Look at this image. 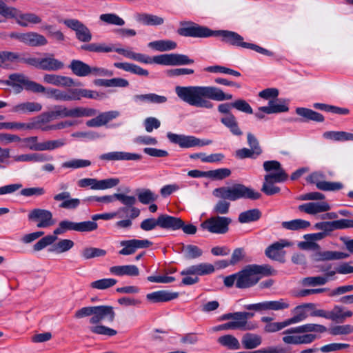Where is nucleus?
Wrapping results in <instances>:
<instances>
[{"label":"nucleus","instance_id":"nucleus-1","mask_svg":"<svg viewBox=\"0 0 353 353\" xmlns=\"http://www.w3.org/2000/svg\"><path fill=\"white\" fill-rule=\"evenodd\" d=\"M183 27L178 29V33L184 37L207 38L212 36L220 37L221 41L225 43L251 49L258 53L272 57L274 53L258 45L243 41V38L238 33L230 30L213 31L207 27L199 26L192 22L181 23Z\"/></svg>","mask_w":353,"mask_h":353},{"label":"nucleus","instance_id":"nucleus-2","mask_svg":"<svg viewBox=\"0 0 353 353\" xmlns=\"http://www.w3.org/2000/svg\"><path fill=\"white\" fill-rule=\"evenodd\" d=\"M175 92L181 100L190 105L208 110L214 107L211 100L223 101L232 99V94H225L221 88L214 86L178 85Z\"/></svg>","mask_w":353,"mask_h":353},{"label":"nucleus","instance_id":"nucleus-3","mask_svg":"<svg viewBox=\"0 0 353 353\" xmlns=\"http://www.w3.org/2000/svg\"><path fill=\"white\" fill-rule=\"evenodd\" d=\"M213 194L222 199L214 207V212L216 214H225L229 211L230 203L225 200L236 201L241 199L256 200L261 198V194L251 188L241 183H235L230 187H221L214 190Z\"/></svg>","mask_w":353,"mask_h":353},{"label":"nucleus","instance_id":"nucleus-4","mask_svg":"<svg viewBox=\"0 0 353 353\" xmlns=\"http://www.w3.org/2000/svg\"><path fill=\"white\" fill-rule=\"evenodd\" d=\"M276 274V271L268 264L246 265L242 270L237 272L236 287L248 288L256 285L261 276H270Z\"/></svg>","mask_w":353,"mask_h":353},{"label":"nucleus","instance_id":"nucleus-5","mask_svg":"<svg viewBox=\"0 0 353 353\" xmlns=\"http://www.w3.org/2000/svg\"><path fill=\"white\" fill-rule=\"evenodd\" d=\"M115 312L113 307L110 305H99L93 306L92 316L89 319V323L94 326L89 327L92 333L112 336L117 334V332L108 327L98 325L101 321L108 319V321L112 322L114 320Z\"/></svg>","mask_w":353,"mask_h":353},{"label":"nucleus","instance_id":"nucleus-6","mask_svg":"<svg viewBox=\"0 0 353 353\" xmlns=\"http://www.w3.org/2000/svg\"><path fill=\"white\" fill-rule=\"evenodd\" d=\"M0 83L12 86L17 93L20 92L23 88L36 93H43L46 91L44 86L30 80L23 74H12L9 75L8 80L0 81Z\"/></svg>","mask_w":353,"mask_h":353},{"label":"nucleus","instance_id":"nucleus-7","mask_svg":"<svg viewBox=\"0 0 353 353\" xmlns=\"http://www.w3.org/2000/svg\"><path fill=\"white\" fill-rule=\"evenodd\" d=\"M3 16L6 19H14L17 23L21 27H28L32 25L40 24L42 19L33 12H22L17 8L6 6Z\"/></svg>","mask_w":353,"mask_h":353},{"label":"nucleus","instance_id":"nucleus-8","mask_svg":"<svg viewBox=\"0 0 353 353\" xmlns=\"http://www.w3.org/2000/svg\"><path fill=\"white\" fill-rule=\"evenodd\" d=\"M167 137L172 143L179 145L182 148L205 146L212 143L210 139L201 140L194 136L178 134L170 132L167 133Z\"/></svg>","mask_w":353,"mask_h":353},{"label":"nucleus","instance_id":"nucleus-9","mask_svg":"<svg viewBox=\"0 0 353 353\" xmlns=\"http://www.w3.org/2000/svg\"><path fill=\"white\" fill-rule=\"evenodd\" d=\"M230 223V218L215 216L203 221L201 227L210 233L225 234L228 231V225Z\"/></svg>","mask_w":353,"mask_h":353},{"label":"nucleus","instance_id":"nucleus-10","mask_svg":"<svg viewBox=\"0 0 353 353\" xmlns=\"http://www.w3.org/2000/svg\"><path fill=\"white\" fill-rule=\"evenodd\" d=\"M325 176L322 172H314L306 178V181L315 184L316 188L323 191H337L343 188L341 182H330L325 181Z\"/></svg>","mask_w":353,"mask_h":353},{"label":"nucleus","instance_id":"nucleus-11","mask_svg":"<svg viewBox=\"0 0 353 353\" xmlns=\"http://www.w3.org/2000/svg\"><path fill=\"white\" fill-rule=\"evenodd\" d=\"M155 63L164 65H188L194 63V60L187 55L181 54H163L153 57Z\"/></svg>","mask_w":353,"mask_h":353},{"label":"nucleus","instance_id":"nucleus-12","mask_svg":"<svg viewBox=\"0 0 353 353\" xmlns=\"http://www.w3.org/2000/svg\"><path fill=\"white\" fill-rule=\"evenodd\" d=\"M68 28L75 32L76 38L84 43L90 42L92 39V33L89 28L82 22L75 19H66L62 21Z\"/></svg>","mask_w":353,"mask_h":353},{"label":"nucleus","instance_id":"nucleus-13","mask_svg":"<svg viewBox=\"0 0 353 353\" xmlns=\"http://www.w3.org/2000/svg\"><path fill=\"white\" fill-rule=\"evenodd\" d=\"M29 221H37V226L39 228H49L54 224L52 213L48 210L34 208L32 210L28 215Z\"/></svg>","mask_w":353,"mask_h":353},{"label":"nucleus","instance_id":"nucleus-14","mask_svg":"<svg viewBox=\"0 0 353 353\" xmlns=\"http://www.w3.org/2000/svg\"><path fill=\"white\" fill-rule=\"evenodd\" d=\"M291 243L285 239H281L270 245L265 250V256L274 261L281 263L285 262V252L283 248L289 247Z\"/></svg>","mask_w":353,"mask_h":353},{"label":"nucleus","instance_id":"nucleus-15","mask_svg":"<svg viewBox=\"0 0 353 353\" xmlns=\"http://www.w3.org/2000/svg\"><path fill=\"white\" fill-rule=\"evenodd\" d=\"M123 248L119 253L121 255H131L135 253L138 249L148 248L152 245V243L148 239H130L124 240L120 242Z\"/></svg>","mask_w":353,"mask_h":353},{"label":"nucleus","instance_id":"nucleus-16","mask_svg":"<svg viewBox=\"0 0 353 353\" xmlns=\"http://www.w3.org/2000/svg\"><path fill=\"white\" fill-rule=\"evenodd\" d=\"M46 93L48 98H52L56 101H76L77 97L74 89H69L68 90H61L55 88H46Z\"/></svg>","mask_w":353,"mask_h":353},{"label":"nucleus","instance_id":"nucleus-17","mask_svg":"<svg viewBox=\"0 0 353 353\" xmlns=\"http://www.w3.org/2000/svg\"><path fill=\"white\" fill-rule=\"evenodd\" d=\"M99 159L105 161H140L142 156L137 153L127 152H110L101 154Z\"/></svg>","mask_w":353,"mask_h":353},{"label":"nucleus","instance_id":"nucleus-18","mask_svg":"<svg viewBox=\"0 0 353 353\" xmlns=\"http://www.w3.org/2000/svg\"><path fill=\"white\" fill-rule=\"evenodd\" d=\"M214 272V265L208 263H201L188 267L181 272V275L192 274L198 276L210 274Z\"/></svg>","mask_w":353,"mask_h":353},{"label":"nucleus","instance_id":"nucleus-19","mask_svg":"<svg viewBox=\"0 0 353 353\" xmlns=\"http://www.w3.org/2000/svg\"><path fill=\"white\" fill-rule=\"evenodd\" d=\"M53 199L56 201H62L59 208L67 210H75L81 204V200L77 198H72L70 193L63 191L54 195Z\"/></svg>","mask_w":353,"mask_h":353},{"label":"nucleus","instance_id":"nucleus-20","mask_svg":"<svg viewBox=\"0 0 353 353\" xmlns=\"http://www.w3.org/2000/svg\"><path fill=\"white\" fill-rule=\"evenodd\" d=\"M298 208L301 212L314 215L318 213L327 212L331 208L326 201H318L300 205Z\"/></svg>","mask_w":353,"mask_h":353},{"label":"nucleus","instance_id":"nucleus-21","mask_svg":"<svg viewBox=\"0 0 353 353\" xmlns=\"http://www.w3.org/2000/svg\"><path fill=\"white\" fill-rule=\"evenodd\" d=\"M136 21L143 26H157L164 23L161 17L146 12H137L134 14Z\"/></svg>","mask_w":353,"mask_h":353},{"label":"nucleus","instance_id":"nucleus-22","mask_svg":"<svg viewBox=\"0 0 353 353\" xmlns=\"http://www.w3.org/2000/svg\"><path fill=\"white\" fill-rule=\"evenodd\" d=\"M118 111H108L100 113L97 117L86 121V125L90 128L100 127L106 125L111 120L118 117Z\"/></svg>","mask_w":353,"mask_h":353},{"label":"nucleus","instance_id":"nucleus-23","mask_svg":"<svg viewBox=\"0 0 353 353\" xmlns=\"http://www.w3.org/2000/svg\"><path fill=\"white\" fill-rule=\"evenodd\" d=\"M43 82L55 86L71 87L74 85V80L66 76L56 74H46L43 75Z\"/></svg>","mask_w":353,"mask_h":353},{"label":"nucleus","instance_id":"nucleus-24","mask_svg":"<svg viewBox=\"0 0 353 353\" xmlns=\"http://www.w3.org/2000/svg\"><path fill=\"white\" fill-rule=\"evenodd\" d=\"M64 63L56 59L52 54H44L41 57V70L46 71H58L64 68Z\"/></svg>","mask_w":353,"mask_h":353},{"label":"nucleus","instance_id":"nucleus-25","mask_svg":"<svg viewBox=\"0 0 353 353\" xmlns=\"http://www.w3.org/2000/svg\"><path fill=\"white\" fill-rule=\"evenodd\" d=\"M133 101L137 104H162L167 102L168 98L165 96L158 95L155 93H148L134 95Z\"/></svg>","mask_w":353,"mask_h":353},{"label":"nucleus","instance_id":"nucleus-26","mask_svg":"<svg viewBox=\"0 0 353 353\" xmlns=\"http://www.w3.org/2000/svg\"><path fill=\"white\" fill-rule=\"evenodd\" d=\"M183 226L181 218L163 214L159 215V227L163 229L177 230Z\"/></svg>","mask_w":353,"mask_h":353},{"label":"nucleus","instance_id":"nucleus-27","mask_svg":"<svg viewBox=\"0 0 353 353\" xmlns=\"http://www.w3.org/2000/svg\"><path fill=\"white\" fill-rule=\"evenodd\" d=\"M313 307L314 304L312 303H306L295 307L292 310L293 316L287 319L289 325L296 324L304 321L308 316L307 313V309L312 308Z\"/></svg>","mask_w":353,"mask_h":353},{"label":"nucleus","instance_id":"nucleus-28","mask_svg":"<svg viewBox=\"0 0 353 353\" xmlns=\"http://www.w3.org/2000/svg\"><path fill=\"white\" fill-rule=\"evenodd\" d=\"M112 274L123 276H137L140 274L139 268L135 265H116L110 268Z\"/></svg>","mask_w":353,"mask_h":353},{"label":"nucleus","instance_id":"nucleus-29","mask_svg":"<svg viewBox=\"0 0 353 353\" xmlns=\"http://www.w3.org/2000/svg\"><path fill=\"white\" fill-rule=\"evenodd\" d=\"M179 296L178 292H172L167 290H159L146 295V299L152 303L167 302L175 299Z\"/></svg>","mask_w":353,"mask_h":353},{"label":"nucleus","instance_id":"nucleus-30","mask_svg":"<svg viewBox=\"0 0 353 353\" xmlns=\"http://www.w3.org/2000/svg\"><path fill=\"white\" fill-rule=\"evenodd\" d=\"M42 105L37 102H24L14 105L11 112L19 114H28L32 112H37L41 111Z\"/></svg>","mask_w":353,"mask_h":353},{"label":"nucleus","instance_id":"nucleus-31","mask_svg":"<svg viewBox=\"0 0 353 353\" xmlns=\"http://www.w3.org/2000/svg\"><path fill=\"white\" fill-rule=\"evenodd\" d=\"M327 331L326 327L322 325L307 323L297 327H290L288 329V333H309V332H319L323 333Z\"/></svg>","mask_w":353,"mask_h":353},{"label":"nucleus","instance_id":"nucleus-32","mask_svg":"<svg viewBox=\"0 0 353 353\" xmlns=\"http://www.w3.org/2000/svg\"><path fill=\"white\" fill-rule=\"evenodd\" d=\"M125 196L129 199V204L121 203L125 206L118 209L117 212H116L117 215L121 213L127 214L128 212H130V219H134L138 217L140 214V210L134 206L137 203V198L134 196H128L126 194H125Z\"/></svg>","mask_w":353,"mask_h":353},{"label":"nucleus","instance_id":"nucleus-33","mask_svg":"<svg viewBox=\"0 0 353 353\" xmlns=\"http://www.w3.org/2000/svg\"><path fill=\"white\" fill-rule=\"evenodd\" d=\"M261 112H265V114H276L281 112H286L289 110V108L287 103H280L279 99L270 100L268 106H262L259 108Z\"/></svg>","mask_w":353,"mask_h":353},{"label":"nucleus","instance_id":"nucleus-34","mask_svg":"<svg viewBox=\"0 0 353 353\" xmlns=\"http://www.w3.org/2000/svg\"><path fill=\"white\" fill-rule=\"evenodd\" d=\"M115 199L119 201L121 203L129 204V199L125 196L124 194L115 193L112 195H105L103 196H92L88 197L85 201H97L104 203H112Z\"/></svg>","mask_w":353,"mask_h":353},{"label":"nucleus","instance_id":"nucleus-35","mask_svg":"<svg viewBox=\"0 0 353 353\" xmlns=\"http://www.w3.org/2000/svg\"><path fill=\"white\" fill-rule=\"evenodd\" d=\"M52 116L50 112H43L40 115L31 119L30 122L27 123V128L28 130L39 129L43 128V125L53 121Z\"/></svg>","mask_w":353,"mask_h":353},{"label":"nucleus","instance_id":"nucleus-36","mask_svg":"<svg viewBox=\"0 0 353 353\" xmlns=\"http://www.w3.org/2000/svg\"><path fill=\"white\" fill-rule=\"evenodd\" d=\"M23 43L30 46H42L48 43L46 37L37 32L24 33Z\"/></svg>","mask_w":353,"mask_h":353},{"label":"nucleus","instance_id":"nucleus-37","mask_svg":"<svg viewBox=\"0 0 353 353\" xmlns=\"http://www.w3.org/2000/svg\"><path fill=\"white\" fill-rule=\"evenodd\" d=\"M262 343L260 335L248 332L243 335L241 343L245 349L251 350L259 347Z\"/></svg>","mask_w":353,"mask_h":353},{"label":"nucleus","instance_id":"nucleus-38","mask_svg":"<svg viewBox=\"0 0 353 353\" xmlns=\"http://www.w3.org/2000/svg\"><path fill=\"white\" fill-rule=\"evenodd\" d=\"M81 50L97 53H108L113 52L114 48L112 44L105 43H91L81 46Z\"/></svg>","mask_w":353,"mask_h":353},{"label":"nucleus","instance_id":"nucleus-39","mask_svg":"<svg viewBox=\"0 0 353 353\" xmlns=\"http://www.w3.org/2000/svg\"><path fill=\"white\" fill-rule=\"evenodd\" d=\"M296 113L302 117L304 119V121H314L316 122H323L324 121V117L321 114L311 109L297 108Z\"/></svg>","mask_w":353,"mask_h":353},{"label":"nucleus","instance_id":"nucleus-40","mask_svg":"<svg viewBox=\"0 0 353 353\" xmlns=\"http://www.w3.org/2000/svg\"><path fill=\"white\" fill-rule=\"evenodd\" d=\"M69 68L72 72L78 77H85L91 74V68L88 64L79 60H72Z\"/></svg>","mask_w":353,"mask_h":353},{"label":"nucleus","instance_id":"nucleus-41","mask_svg":"<svg viewBox=\"0 0 353 353\" xmlns=\"http://www.w3.org/2000/svg\"><path fill=\"white\" fill-rule=\"evenodd\" d=\"M326 236L325 232H318L314 234H307L304 235V239L306 240L305 242L301 243V245L305 249H316L319 248L318 244L314 241L323 239Z\"/></svg>","mask_w":353,"mask_h":353},{"label":"nucleus","instance_id":"nucleus-42","mask_svg":"<svg viewBox=\"0 0 353 353\" xmlns=\"http://www.w3.org/2000/svg\"><path fill=\"white\" fill-rule=\"evenodd\" d=\"M323 136L325 139L335 141H353V134L345 131H327Z\"/></svg>","mask_w":353,"mask_h":353},{"label":"nucleus","instance_id":"nucleus-43","mask_svg":"<svg viewBox=\"0 0 353 353\" xmlns=\"http://www.w3.org/2000/svg\"><path fill=\"white\" fill-rule=\"evenodd\" d=\"M13 160L17 162H43L50 159L52 157H48L44 154H25L21 155H16L12 157Z\"/></svg>","mask_w":353,"mask_h":353},{"label":"nucleus","instance_id":"nucleus-44","mask_svg":"<svg viewBox=\"0 0 353 353\" xmlns=\"http://www.w3.org/2000/svg\"><path fill=\"white\" fill-rule=\"evenodd\" d=\"M239 323L243 324L241 330H254L258 327V325L255 322L248 321V319L252 318L254 315L252 312H239Z\"/></svg>","mask_w":353,"mask_h":353},{"label":"nucleus","instance_id":"nucleus-45","mask_svg":"<svg viewBox=\"0 0 353 353\" xmlns=\"http://www.w3.org/2000/svg\"><path fill=\"white\" fill-rule=\"evenodd\" d=\"M97 114V110L90 108L77 107L69 109L68 117H92Z\"/></svg>","mask_w":353,"mask_h":353},{"label":"nucleus","instance_id":"nucleus-46","mask_svg":"<svg viewBox=\"0 0 353 353\" xmlns=\"http://www.w3.org/2000/svg\"><path fill=\"white\" fill-rule=\"evenodd\" d=\"M217 341L229 350H236L241 348L239 340L231 334H225L218 338Z\"/></svg>","mask_w":353,"mask_h":353},{"label":"nucleus","instance_id":"nucleus-47","mask_svg":"<svg viewBox=\"0 0 353 353\" xmlns=\"http://www.w3.org/2000/svg\"><path fill=\"white\" fill-rule=\"evenodd\" d=\"M74 242L70 239H60L57 243H53L52 245L49 249L51 252L61 254L68 252L74 246Z\"/></svg>","mask_w":353,"mask_h":353},{"label":"nucleus","instance_id":"nucleus-48","mask_svg":"<svg viewBox=\"0 0 353 353\" xmlns=\"http://www.w3.org/2000/svg\"><path fill=\"white\" fill-rule=\"evenodd\" d=\"M352 315V311H343L341 307L335 306L330 311V319L337 323H343L346 318L351 317Z\"/></svg>","mask_w":353,"mask_h":353},{"label":"nucleus","instance_id":"nucleus-49","mask_svg":"<svg viewBox=\"0 0 353 353\" xmlns=\"http://www.w3.org/2000/svg\"><path fill=\"white\" fill-rule=\"evenodd\" d=\"M148 46L159 52L174 50L176 48V43L171 40H158L150 42Z\"/></svg>","mask_w":353,"mask_h":353},{"label":"nucleus","instance_id":"nucleus-50","mask_svg":"<svg viewBox=\"0 0 353 353\" xmlns=\"http://www.w3.org/2000/svg\"><path fill=\"white\" fill-rule=\"evenodd\" d=\"M283 228L289 230H301L310 226V223L303 219H294L289 221H283L281 223Z\"/></svg>","mask_w":353,"mask_h":353},{"label":"nucleus","instance_id":"nucleus-51","mask_svg":"<svg viewBox=\"0 0 353 353\" xmlns=\"http://www.w3.org/2000/svg\"><path fill=\"white\" fill-rule=\"evenodd\" d=\"M261 216V212L259 209H252L241 212L239 216V221L242 223L256 221Z\"/></svg>","mask_w":353,"mask_h":353},{"label":"nucleus","instance_id":"nucleus-52","mask_svg":"<svg viewBox=\"0 0 353 353\" xmlns=\"http://www.w3.org/2000/svg\"><path fill=\"white\" fill-rule=\"evenodd\" d=\"M68 231L77 232V223L69 220H63L59 222L58 227L54 230L53 234L56 236L63 234Z\"/></svg>","mask_w":353,"mask_h":353},{"label":"nucleus","instance_id":"nucleus-53","mask_svg":"<svg viewBox=\"0 0 353 353\" xmlns=\"http://www.w3.org/2000/svg\"><path fill=\"white\" fill-rule=\"evenodd\" d=\"M65 144V140L63 139L57 140H49L41 143L34 149L44 151V150H53L54 149L61 148Z\"/></svg>","mask_w":353,"mask_h":353},{"label":"nucleus","instance_id":"nucleus-54","mask_svg":"<svg viewBox=\"0 0 353 353\" xmlns=\"http://www.w3.org/2000/svg\"><path fill=\"white\" fill-rule=\"evenodd\" d=\"M106 253L107 252L105 250L93 247L85 248L81 250V252L82 257L85 260L95 257L104 256Z\"/></svg>","mask_w":353,"mask_h":353},{"label":"nucleus","instance_id":"nucleus-55","mask_svg":"<svg viewBox=\"0 0 353 353\" xmlns=\"http://www.w3.org/2000/svg\"><path fill=\"white\" fill-rule=\"evenodd\" d=\"M91 165V161L87 159H72L65 161L61 164L63 168L79 169L88 167Z\"/></svg>","mask_w":353,"mask_h":353},{"label":"nucleus","instance_id":"nucleus-56","mask_svg":"<svg viewBox=\"0 0 353 353\" xmlns=\"http://www.w3.org/2000/svg\"><path fill=\"white\" fill-rule=\"evenodd\" d=\"M290 304L285 299L265 301V310H283L289 308Z\"/></svg>","mask_w":353,"mask_h":353},{"label":"nucleus","instance_id":"nucleus-57","mask_svg":"<svg viewBox=\"0 0 353 353\" xmlns=\"http://www.w3.org/2000/svg\"><path fill=\"white\" fill-rule=\"evenodd\" d=\"M99 18L101 21L110 25L122 26L125 24V21L114 13L102 14Z\"/></svg>","mask_w":353,"mask_h":353},{"label":"nucleus","instance_id":"nucleus-58","mask_svg":"<svg viewBox=\"0 0 353 353\" xmlns=\"http://www.w3.org/2000/svg\"><path fill=\"white\" fill-rule=\"evenodd\" d=\"M19 60V54L10 51H0V67L5 68L8 62H14Z\"/></svg>","mask_w":353,"mask_h":353},{"label":"nucleus","instance_id":"nucleus-59","mask_svg":"<svg viewBox=\"0 0 353 353\" xmlns=\"http://www.w3.org/2000/svg\"><path fill=\"white\" fill-rule=\"evenodd\" d=\"M184 256L188 259H194L200 257L203 254V251L198 246L194 245H187L183 247Z\"/></svg>","mask_w":353,"mask_h":353},{"label":"nucleus","instance_id":"nucleus-60","mask_svg":"<svg viewBox=\"0 0 353 353\" xmlns=\"http://www.w3.org/2000/svg\"><path fill=\"white\" fill-rule=\"evenodd\" d=\"M117 283V281L114 279H102L90 283V287L94 289L98 290H105L110 288Z\"/></svg>","mask_w":353,"mask_h":353},{"label":"nucleus","instance_id":"nucleus-61","mask_svg":"<svg viewBox=\"0 0 353 353\" xmlns=\"http://www.w3.org/2000/svg\"><path fill=\"white\" fill-rule=\"evenodd\" d=\"M157 199L158 195L150 189H143L138 194V199L143 204H148Z\"/></svg>","mask_w":353,"mask_h":353},{"label":"nucleus","instance_id":"nucleus-62","mask_svg":"<svg viewBox=\"0 0 353 353\" xmlns=\"http://www.w3.org/2000/svg\"><path fill=\"white\" fill-rule=\"evenodd\" d=\"M46 191L43 187L25 188L20 192V194L25 197L41 196L46 194Z\"/></svg>","mask_w":353,"mask_h":353},{"label":"nucleus","instance_id":"nucleus-63","mask_svg":"<svg viewBox=\"0 0 353 353\" xmlns=\"http://www.w3.org/2000/svg\"><path fill=\"white\" fill-rule=\"evenodd\" d=\"M57 239V236H56L54 234L53 235H47L37 241L34 245L33 249L34 251H40L46 248L48 245H52V243H54Z\"/></svg>","mask_w":353,"mask_h":353},{"label":"nucleus","instance_id":"nucleus-64","mask_svg":"<svg viewBox=\"0 0 353 353\" xmlns=\"http://www.w3.org/2000/svg\"><path fill=\"white\" fill-rule=\"evenodd\" d=\"M208 178L214 180H222L230 176L231 170L228 168H219L207 171Z\"/></svg>","mask_w":353,"mask_h":353}]
</instances>
